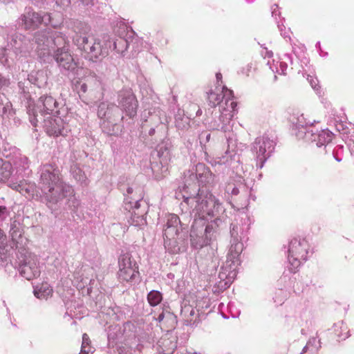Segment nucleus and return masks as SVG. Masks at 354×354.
<instances>
[{
    "label": "nucleus",
    "mask_w": 354,
    "mask_h": 354,
    "mask_svg": "<svg viewBox=\"0 0 354 354\" xmlns=\"http://www.w3.org/2000/svg\"><path fill=\"white\" fill-rule=\"evenodd\" d=\"M72 29L74 32L72 37L73 43L85 53L88 59L94 60L108 55L111 46L109 36L104 35L101 39L90 38V26L81 21H74Z\"/></svg>",
    "instance_id": "obj_1"
},
{
    "label": "nucleus",
    "mask_w": 354,
    "mask_h": 354,
    "mask_svg": "<svg viewBox=\"0 0 354 354\" xmlns=\"http://www.w3.org/2000/svg\"><path fill=\"white\" fill-rule=\"evenodd\" d=\"M157 321L160 323L161 327L168 330L174 328L176 324V317L174 313L163 310L158 317Z\"/></svg>",
    "instance_id": "obj_17"
},
{
    "label": "nucleus",
    "mask_w": 354,
    "mask_h": 354,
    "mask_svg": "<svg viewBox=\"0 0 354 354\" xmlns=\"http://www.w3.org/2000/svg\"><path fill=\"white\" fill-rule=\"evenodd\" d=\"M118 103L123 111L130 118L136 115L138 103L136 95L131 90H124L120 92Z\"/></svg>",
    "instance_id": "obj_11"
},
{
    "label": "nucleus",
    "mask_w": 354,
    "mask_h": 354,
    "mask_svg": "<svg viewBox=\"0 0 354 354\" xmlns=\"http://www.w3.org/2000/svg\"><path fill=\"white\" fill-rule=\"evenodd\" d=\"M53 289L48 283H42L34 290V295L38 299H47L53 295Z\"/></svg>",
    "instance_id": "obj_20"
},
{
    "label": "nucleus",
    "mask_w": 354,
    "mask_h": 354,
    "mask_svg": "<svg viewBox=\"0 0 354 354\" xmlns=\"http://www.w3.org/2000/svg\"><path fill=\"white\" fill-rule=\"evenodd\" d=\"M87 84H88V88L91 91H100L102 95L104 91L102 82L95 76H91L86 77Z\"/></svg>",
    "instance_id": "obj_21"
},
{
    "label": "nucleus",
    "mask_w": 354,
    "mask_h": 354,
    "mask_svg": "<svg viewBox=\"0 0 354 354\" xmlns=\"http://www.w3.org/2000/svg\"><path fill=\"white\" fill-rule=\"evenodd\" d=\"M196 177L198 180L204 185H212L214 183V174L203 164L197 165Z\"/></svg>",
    "instance_id": "obj_15"
},
{
    "label": "nucleus",
    "mask_w": 354,
    "mask_h": 354,
    "mask_svg": "<svg viewBox=\"0 0 354 354\" xmlns=\"http://www.w3.org/2000/svg\"><path fill=\"white\" fill-rule=\"evenodd\" d=\"M57 102L52 96L43 95L39 97L38 101V107L40 111L44 114V117L59 114V111L56 110Z\"/></svg>",
    "instance_id": "obj_14"
},
{
    "label": "nucleus",
    "mask_w": 354,
    "mask_h": 354,
    "mask_svg": "<svg viewBox=\"0 0 354 354\" xmlns=\"http://www.w3.org/2000/svg\"><path fill=\"white\" fill-rule=\"evenodd\" d=\"M9 250L7 236L3 230L0 229V257L3 258V257L6 256Z\"/></svg>",
    "instance_id": "obj_25"
},
{
    "label": "nucleus",
    "mask_w": 354,
    "mask_h": 354,
    "mask_svg": "<svg viewBox=\"0 0 354 354\" xmlns=\"http://www.w3.org/2000/svg\"><path fill=\"white\" fill-rule=\"evenodd\" d=\"M57 115L46 116L43 121V128L45 132L53 137L66 136L68 131L66 122Z\"/></svg>",
    "instance_id": "obj_9"
},
{
    "label": "nucleus",
    "mask_w": 354,
    "mask_h": 354,
    "mask_svg": "<svg viewBox=\"0 0 354 354\" xmlns=\"http://www.w3.org/2000/svg\"><path fill=\"white\" fill-rule=\"evenodd\" d=\"M97 115L102 120L104 128L106 124L115 125L118 121L123 120L120 107L113 103H100L97 109Z\"/></svg>",
    "instance_id": "obj_7"
},
{
    "label": "nucleus",
    "mask_w": 354,
    "mask_h": 354,
    "mask_svg": "<svg viewBox=\"0 0 354 354\" xmlns=\"http://www.w3.org/2000/svg\"><path fill=\"white\" fill-rule=\"evenodd\" d=\"M128 41L123 37L117 38L114 42V49L120 55H122L128 48Z\"/></svg>",
    "instance_id": "obj_24"
},
{
    "label": "nucleus",
    "mask_w": 354,
    "mask_h": 354,
    "mask_svg": "<svg viewBox=\"0 0 354 354\" xmlns=\"http://www.w3.org/2000/svg\"><path fill=\"white\" fill-rule=\"evenodd\" d=\"M221 77V74H220V73L216 74V78L218 80L220 79Z\"/></svg>",
    "instance_id": "obj_34"
},
{
    "label": "nucleus",
    "mask_w": 354,
    "mask_h": 354,
    "mask_svg": "<svg viewBox=\"0 0 354 354\" xmlns=\"http://www.w3.org/2000/svg\"><path fill=\"white\" fill-rule=\"evenodd\" d=\"M13 189L19 192L22 195H26L30 194L31 191V186L26 181H21L19 184L15 185Z\"/></svg>",
    "instance_id": "obj_27"
},
{
    "label": "nucleus",
    "mask_w": 354,
    "mask_h": 354,
    "mask_svg": "<svg viewBox=\"0 0 354 354\" xmlns=\"http://www.w3.org/2000/svg\"><path fill=\"white\" fill-rule=\"evenodd\" d=\"M161 344H162V347H165L166 346H169V348H166V349L162 348V351L164 352L165 354L173 353V352L176 348V344L174 342H172L169 339H164L162 342H161Z\"/></svg>",
    "instance_id": "obj_29"
},
{
    "label": "nucleus",
    "mask_w": 354,
    "mask_h": 354,
    "mask_svg": "<svg viewBox=\"0 0 354 354\" xmlns=\"http://www.w3.org/2000/svg\"><path fill=\"white\" fill-rule=\"evenodd\" d=\"M243 251V244L239 242H236L232 244L230 248L227 259L234 262L238 261V257Z\"/></svg>",
    "instance_id": "obj_22"
},
{
    "label": "nucleus",
    "mask_w": 354,
    "mask_h": 354,
    "mask_svg": "<svg viewBox=\"0 0 354 354\" xmlns=\"http://www.w3.org/2000/svg\"><path fill=\"white\" fill-rule=\"evenodd\" d=\"M127 192H128L129 194L131 193V192H132V189H131V188H129V189H127Z\"/></svg>",
    "instance_id": "obj_35"
},
{
    "label": "nucleus",
    "mask_w": 354,
    "mask_h": 354,
    "mask_svg": "<svg viewBox=\"0 0 354 354\" xmlns=\"http://www.w3.org/2000/svg\"><path fill=\"white\" fill-rule=\"evenodd\" d=\"M208 229H209V227H208V226H207V227H206V228H205V232H208Z\"/></svg>",
    "instance_id": "obj_39"
},
{
    "label": "nucleus",
    "mask_w": 354,
    "mask_h": 354,
    "mask_svg": "<svg viewBox=\"0 0 354 354\" xmlns=\"http://www.w3.org/2000/svg\"><path fill=\"white\" fill-rule=\"evenodd\" d=\"M91 341L86 333L82 335V343L81 346V351L86 353V354L93 353L94 348L91 345Z\"/></svg>",
    "instance_id": "obj_26"
},
{
    "label": "nucleus",
    "mask_w": 354,
    "mask_h": 354,
    "mask_svg": "<svg viewBox=\"0 0 354 354\" xmlns=\"http://www.w3.org/2000/svg\"><path fill=\"white\" fill-rule=\"evenodd\" d=\"M277 80V76L276 75H274V80L276 81Z\"/></svg>",
    "instance_id": "obj_37"
},
{
    "label": "nucleus",
    "mask_w": 354,
    "mask_h": 354,
    "mask_svg": "<svg viewBox=\"0 0 354 354\" xmlns=\"http://www.w3.org/2000/svg\"><path fill=\"white\" fill-rule=\"evenodd\" d=\"M162 300V295L158 290H151L147 295V301L151 306H156Z\"/></svg>",
    "instance_id": "obj_23"
},
{
    "label": "nucleus",
    "mask_w": 354,
    "mask_h": 354,
    "mask_svg": "<svg viewBox=\"0 0 354 354\" xmlns=\"http://www.w3.org/2000/svg\"><path fill=\"white\" fill-rule=\"evenodd\" d=\"M35 38L37 44V51L39 56L49 55L52 48L50 31L46 30L38 32L35 34Z\"/></svg>",
    "instance_id": "obj_13"
},
{
    "label": "nucleus",
    "mask_w": 354,
    "mask_h": 354,
    "mask_svg": "<svg viewBox=\"0 0 354 354\" xmlns=\"http://www.w3.org/2000/svg\"><path fill=\"white\" fill-rule=\"evenodd\" d=\"M179 223H180L179 217L176 214H171L168 216L166 226L178 227Z\"/></svg>",
    "instance_id": "obj_30"
},
{
    "label": "nucleus",
    "mask_w": 354,
    "mask_h": 354,
    "mask_svg": "<svg viewBox=\"0 0 354 354\" xmlns=\"http://www.w3.org/2000/svg\"><path fill=\"white\" fill-rule=\"evenodd\" d=\"M178 227L166 226L164 230V236L169 240L175 239L178 234Z\"/></svg>",
    "instance_id": "obj_28"
},
{
    "label": "nucleus",
    "mask_w": 354,
    "mask_h": 354,
    "mask_svg": "<svg viewBox=\"0 0 354 354\" xmlns=\"http://www.w3.org/2000/svg\"><path fill=\"white\" fill-rule=\"evenodd\" d=\"M196 208L203 214L213 216L218 212L221 204L218 199L209 192L199 189L196 197Z\"/></svg>",
    "instance_id": "obj_5"
},
{
    "label": "nucleus",
    "mask_w": 354,
    "mask_h": 354,
    "mask_svg": "<svg viewBox=\"0 0 354 354\" xmlns=\"http://www.w3.org/2000/svg\"><path fill=\"white\" fill-rule=\"evenodd\" d=\"M308 249L309 245L305 239L295 237L291 240L288 249V261L292 271L295 272L302 262L306 261Z\"/></svg>",
    "instance_id": "obj_4"
},
{
    "label": "nucleus",
    "mask_w": 354,
    "mask_h": 354,
    "mask_svg": "<svg viewBox=\"0 0 354 354\" xmlns=\"http://www.w3.org/2000/svg\"><path fill=\"white\" fill-rule=\"evenodd\" d=\"M211 135L210 134H208L207 136V140H209V138H210Z\"/></svg>",
    "instance_id": "obj_38"
},
{
    "label": "nucleus",
    "mask_w": 354,
    "mask_h": 354,
    "mask_svg": "<svg viewBox=\"0 0 354 354\" xmlns=\"http://www.w3.org/2000/svg\"><path fill=\"white\" fill-rule=\"evenodd\" d=\"M12 173V167L9 161L0 158V182H6Z\"/></svg>",
    "instance_id": "obj_19"
},
{
    "label": "nucleus",
    "mask_w": 354,
    "mask_h": 354,
    "mask_svg": "<svg viewBox=\"0 0 354 354\" xmlns=\"http://www.w3.org/2000/svg\"><path fill=\"white\" fill-rule=\"evenodd\" d=\"M22 21L26 29L35 30L42 23L51 25L55 27L53 24L50 13L46 12L44 16L35 11H28L26 12L22 17Z\"/></svg>",
    "instance_id": "obj_10"
},
{
    "label": "nucleus",
    "mask_w": 354,
    "mask_h": 354,
    "mask_svg": "<svg viewBox=\"0 0 354 354\" xmlns=\"http://www.w3.org/2000/svg\"><path fill=\"white\" fill-rule=\"evenodd\" d=\"M20 274L28 280H31L38 277L40 270L35 261L25 263L20 266Z\"/></svg>",
    "instance_id": "obj_16"
},
{
    "label": "nucleus",
    "mask_w": 354,
    "mask_h": 354,
    "mask_svg": "<svg viewBox=\"0 0 354 354\" xmlns=\"http://www.w3.org/2000/svg\"><path fill=\"white\" fill-rule=\"evenodd\" d=\"M221 93H216L210 91L208 94V103L212 107L219 106V111L222 117H225L227 120H231L236 111L237 104L233 101V91L228 89L226 86H223Z\"/></svg>",
    "instance_id": "obj_3"
},
{
    "label": "nucleus",
    "mask_w": 354,
    "mask_h": 354,
    "mask_svg": "<svg viewBox=\"0 0 354 354\" xmlns=\"http://www.w3.org/2000/svg\"><path fill=\"white\" fill-rule=\"evenodd\" d=\"M266 148L263 147L262 146H260L259 153L263 155L266 153Z\"/></svg>",
    "instance_id": "obj_32"
},
{
    "label": "nucleus",
    "mask_w": 354,
    "mask_h": 354,
    "mask_svg": "<svg viewBox=\"0 0 354 354\" xmlns=\"http://www.w3.org/2000/svg\"><path fill=\"white\" fill-rule=\"evenodd\" d=\"M50 37L52 41L51 49H53L55 47H57V48H65V46L68 43L66 35L61 32H50Z\"/></svg>",
    "instance_id": "obj_18"
},
{
    "label": "nucleus",
    "mask_w": 354,
    "mask_h": 354,
    "mask_svg": "<svg viewBox=\"0 0 354 354\" xmlns=\"http://www.w3.org/2000/svg\"><path fill=\"white\" fill-rule=\"evenodd\" d=\"M189 199H190L189 198H186L185 199V202H187V203H188V202H189Z\"/></svg>",
    "instance_id": "obj_36"
},
{
    "label": "nucleus",
    "mask_w": 354,
    "mask_h": 354,
    "mask_svg": "<svg viewBox=\"0 0 354 354\" xmlns=\"http://www.w3.org/2000/svg\"><path fill=\"white\" fill-rule=\"evenodd\" d=\"M191 241H192V244L194 245V239H193V234H191Z\"/></svg>",
    "instance_id": "obj_33"
},
{
    "label": "nucleus",
    "mask_w": 354,
    "mask_h": 354,
    "mask_svg": "<svg viewBox=\"0 0 354 354\" xmlns=\"http://www.w3.org/2000/svg\"><path fill=\"white\" fill-rule=\"evenodd\" d=\"M118 277L124 281H130L138 274V266L129 253H125L118 259Z\"/></svg>",
    "instance_id": "obj_6"
},
{
    "label": "nucleus",
    "mask_w": 354,
    "mask_h": 354,
    "mask_svg": "<svg viewBox=\"0 0 354 354\" xmlns=\"http://www.w3.org/2000/svg\"><path fill=\"white\" fill-rule=\"evenodd\" d=\"M40 183L43 192L50 195L53 201L64 197V183L57 166L46 164L42 166Z\"/></svg>",
    "instance_id": "obj_2"
},
{
    "label": "nucleus",
    "mask_w": 354,
    "mask_h": 354,
    "mask_svg": "<svg viewBox=\"0 0 354 354\" xmlns=\"http://www.w3.org/2000/svg\"><path fill=\"white\" fill-rule=\"evenodd\" d=\"M77 84H79V86H80V90L84 93H85L86 92H87L89 90L88 84H87V82H86V78L85 79L84 82H77V84H75V86L77 88H78Z\"/></svg>",
    "instance_id": "obj_31"
},
{
    "label": "nucleus",
    "mask_w": 354,
    "mask_h": 354,
    "mask_svg": "<svg viewBox=\"0 0 354 354\" xmlns=\"http://www.w3.org/2000/svg\"><path fill=\"white\" fill-rule=\"evenodd\" d=\"M197 296L190 295L188 299L184 301L181 308L180 316L186 325L194 324L199 322L198 308Z\"/></svg>",
    "instance_id": "obj_8"
},
{
    "label": "nucleus",
    "mask_w": 354,
    "mask_h": 354,
    "mask_svg": "<svg viewBox=\"0 0 354 354\" xmlns=\"http://www.w3.org/2000/svg\"><path fill=\"white\" fill-rule=\"evenodd\" d=\"M53 57L59 66L66 70L73 71L77 67L72 55L66 48H58L55 51Z\"/></svg>",
    "instance_id": "obj_12"
}]
</instances>
